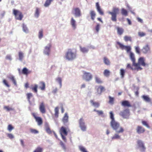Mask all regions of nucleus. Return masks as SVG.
I'll list each match as a JSON object with an SVG mask.
<instances>
[{"mask_svg":"<svg viewBox=\"0 0 152 152\" xmlns=\"http://www.w3.org/2000/svg\"><path fill=\"white\" fill-rule=\"evenodd\" d=\"M124 39L126 42L128 41L131 42L132 41L131 37L130 36H125L124 37Z\"/></svg>","mask_w":152,"mask_h":152,"instance_id":"obj_42","label":"nucleus"},{"mask_svg":"<svg viewBox=\"0 0 152 152\" xmlns=\"http://www.w3.org/2000/svg\"><path fill=\"white\" fill-rule=\"evenodd\" d=\"M38 87V85L37 84H34L33 86L31 87V89L34 92L37 93Z\"/></svg>","mask_w":152,"mask_h":152,"instance_id":"obj_31","label":"nucleus"},{"mask_svg":"<svg viewBox=\"0 0 152 152\" xmlns=\"http://www.w3.org/2000/svg\"><path fill=\"white\" fill-rule=\"evenodd\" d=\"M60 144L64 149H66V147H65V145L62 142H60Z\"/></svg>","mask_w":152,"mask_h":152,"instance_id":"obj_64","label":"nucleus"},{"mask_svg":"<svg viewBox=\"0 0 152 152\" xmlns=\"http://www.w3.org/2000/svg\"><path fill=\"white\" fill-rule=\"evenodd\" d=\"M54 0H46L45 4H44V6L45 7H48L51 4V3Z\"/></svg>","mask_w":152,"mask_h":152,"instance_id":"obj_32","label":"nucleus"},{"mask_svg":"<svg viewBox=\"0 0 152 152\" xmlns=\"http://www.w3.org/2000/svg\"><path fill=\"white\" fill-rule=\"evenodd\" d=\"M80 50H81V52H83V53H86V52H88V50L86 48H85V47H83V48L80 47Z\"/></svg>","mask_w":152,"mask_h":152,"instance_id":"obj_52","label":"nucleus"},{"mask_svg":"<svg viewBox=\"0 0 152 152\" xmlns=\"http://www.w3.org/2000/svg\"><path fill=\"white\" fill-rule=\"evenodd\" d=\"M10 79L12 81L14 84L16 86L17 85V83L14 77L13 76L11 77H10Z\"/></svg>","mask_w":152,"mask_h":152,"instance_id":"obj_56","label":"nucleus"},{"mask_svg":"<svg viewBox=\"0 0 152 152\" xmlns=\"http://www.w3.org/2000/svg\"><path fill=\"white\" fill-rule=\"evenodd\" d=\"M19 60L20 61H22L24 57L23 53L21 51H19L18 53Z\"/></svg>","mask_w":152,"mask_h":152,"instance_id":"obj_36","label":"nucleus"},{"mask_svg":"<svg viewBox=\"0 0 152 152\" xmlns=\"http://www.w3.org/2000/svg\"><path fill=\"white\" fill-rule=\"evenodd\" d=\"M31 71H28L26 67L24 68L22 70V73L23 74L27 75L28 74L31 73Z\"/></svg>","mask_w":152,"mask_h":152,"instance_id":"obj_29","label":"nucleus"},{"mask_svg":"<svg viewBox=\"0 0 152 152\" xmlns=\"http://www.w3.org/2000/svg\"><path fill=\"white\" fill-rule=\"evenodd\" d=\"M7 129L10 132H11L13 129V127L10 124L8 126Z\"/></svg>","mask_w":152,"mask_h":152,"instance_id":"obj_59","label":"nucleus"},{"mask_svg":"<svg viewBox=\"0 0 152 152\" xmlns=\"http://www.w3.org/2000/svg\"><path fill=\"white\" fill-rule=\"evenodd\" d=\"M144 100L147 102H150L151 101V99L148 96L143 95L142 96Z\"/></svg>","mask_w":152,"mask_h":152,"instance_id":"obj_33","label":"nucleus"},{"mask_svg":"<svg viewBox=\"0 0 152 152\" xmlns=\"http://www.w3.org/2000/svg\"><path fill=\"white\" fill-rule=\"evenodd\" d=\"M27 98L28 100L30 102V99L33 97V94L31 93H28L26 94Z\"/></svg>","mask_w":152,"mask_h":152,"instance_id":"obj_40","label":"nucleus"},{"mask_svg":"<svg viewBox=\"0 0 152 152\" xmlns=\"http://www.w3.org/2000/svg\"><path fill=\"white\" fill-rule=\"evenodd\" d=\"M43 148L40 147H38L34 151V152H42Z\"/></svg>","mask_w":152,"mask_h":152,"instance_id":"obj_43","label":"nucleus"},{"mask_svg":"<svg viewBox=\"0 0 152 152\" xmlns=\"http://www.w3.org/2000/svg\"><path fill=\"white\" fill-rule=\"evenodd\" d=\"M31 115L35 119L38 125H41L42 124L43 121L41 117L37 116L36 114L34 113H32Z\"/></svg>","mask_w":152,"mask_h":152,"instance_id":"obj_9","label":"nucleus"},{"mask_svg":"<svg viewBox=\"0 0 152 152\" xmlns=\"http://www.w3.org/2000/svg\"><path fill=\"white\" fill-rule=\"evenodd\" d=\"M39 109L42 113L44 114L46 113V110L45 105L43 102H42L40 103L39 105Z\"/></svg>","mask_w":152,"mask_h":152,"instance_id":"obj_14","label":"nucleus"},{"mask_svg":"<svg viewBox=\"0 0 152 152\" xmlns=\"http://www.w3.org/2000/svg\"><path fill=\"white\" fill-rule=\"evenodd\" d=\"M90 102L92 106L98 108L100 106V103L99 102H94L93 100H91Z\"/></svg>","mask_w":152,"mask_h":152,"instance_id":"obj_22","label":"nucleus"},{"mask_svg":"<svg viewBox=\"0 0 152 152\" xmlns=\"http://www.w3.org/2000/svg\"><path fill=\"white\" fill-rule=\"evenodd\" d=\"M129 57L132 62V66H134V64L135 63V59L134 54L132 52H130Z\"/></svg>","mask_w":152,"mask_h":152,"instance_id":"obj_20","label":"nucleus"},{"mask_svg":"<svg viewBox=\"0 0 152 152\" xmlns=\"http://www.w3.org/2000/svg\"><path fill=\"white\" fill-rule=\"evenodd\" d=\"M38 37L39 39H41L43 37V31L42 29L40 30L39 32Z\"/></svg>","mask_w":152,"mask_h":152,"instance_id":"obj_45","label":"nucleus"},{"mask_svg":"<svg viewBox=\"0 0 152 152\" xmlns=\"http://www.w3.org/2000/svg\"><path fill=\"white\" fill-rule=\"evenodd\" d=\"M109 103L112 104H113L114 103V98L109 96Z\"/></svg>","mask_w":152,"mask_h":152,"instance_id":"obj_48","label":"nucleus"},{"mask_svg":"<svg viewBox=\"0 0 152 152\" xmlns=\"http://www.w3.org/2000/svg\"><path fill=\"white\" fill-rule=\"evenodd\" d=\"M110 118L111 119V121H113L115 120L114 118V114L112 111H110Z\"/></svg>","mask_w":152,"mask_h":152,"instance_id":"obj_49","label":"nucleus"},{"mask_svg":"<svg viewBox=\"0 0 152 152\" xmlns=\"http://www.w3.org/2000/svg\"><path fill=\"white\" fill-rule=\"evenodd\" d=\"M95 80L96 82L99 84H102L103 83L101 79L97 76L95 77Z\"/></svg>","mask_w":152,"mask_h":152,"instance_id":"obj_28","label":"nucleus"},{"mask_svg":"<svg viewBox=\"0 0 152 152\" xmlns=\"http://www.w3.org/2000/svg\"><path fill=\"white\" fill-rule=\"evenodd\" d=\"M145 130V129L140 126H138L136 129V132L138 134L143 133Z\"/></svg>","mask_w":152,"mask_h":152,"instance_id":"obj_16","label":"nucleus"},{"mask_svg":"<svg viewBox=\"0 0 152 152\" xmlns=\"http://www.w3.org/2000/svg\"><path fill=\"white\" fill-rule=\"evenodd\" d=\"M116 29L117 34L118 35H121L123 34L124 32V29L122 28L117 27H116Z\"/></svg>","mask_w":152,"mask_h":152,"instance_id":"obj_25","label":"nucleus"},{"mask_svg":"<svg viewBox=\"0 0 152 152\" xmlns=\"http://www.w3.org/2000/svg\"><path fill=\"white\" fill-rule=\"evenodd\" d=\"M110 71L107 69L104 70L103 72L104 75L106 77H108L110 75Z\"/></svg>","mask_w":152,"mask_h":152,"instance_id":"obj_37","label":"nucleus"},{"mask_svg":"<svg viewBox=\"0 0 152 152\" xmlns=\"http://www.w3.org/2000/svg\"><path fill=\"white\" fill-rule=\"evenodd\" d=\"M100 28V25L99 24H97L95 27V29L97 32H98L99 31Z\"/></svg>","mask_w":152,"mask_h":152,"instance_id":"obj_60","label":"nucleus"},{"mask_svg":"<svg viewBox=\"0 0 152 152\" xmlns=\"http://www.w3.org/2000/svg\"><path fill=\"white\" fill-rule=\"evenodd\" d=\"M13 14L14 15L15 18L16 20H21L23 17L22 13L20 11L13 9Z\"/></svg>","mask_w":152,"mask_h":152,"instance_id":"obj_6","label":"nucleus"},{"mask_svg":"<svg viewBox=\"0 0 152 152\" xmlns=\"http://www.w3.org/2000/svg\"><path fill=\"white\" fill-rule=\"evenodd\" d=\"M150 50V48L148 45L147 44L142 48V50L144 53H147Z\"/></svg>","mask_w":152,"mask_h":152,"instance_id":"obj_24","label":"nucleus"},{"mask_svg":"<svg viewBox=\"0 0 152 152\" xmlns=\"http://www.w3.org/2000/svg\"><path fill=\"white\" fill-rule=\"evenodd\" d=\"M103 62L104 64L107 66L110 65V62L108 58L106 57H104L103 59Z\"/></svg>","mask_w":152,"mask_h":152,"instance_id":"obj_27","label":"nucleus"},{"mask_svg":"<svg viewBox=\"0 0 152 152\" xmlns=\"http://www.w3.org/2000/svg\"><path fill=\"white\" fill-rule=\"evenodd\" d=\"M94 111L96 112L97 113V114L99 115H103V112L102 110H97L96 109H94Z\"/></svg>","mask_w":152,"mask_h":152,"instance_id":"obj_50","label":"nucleus"},{"mask_svg":"<svg viewBox=\"0 0 152 152\" xmlns=\"http://www.w3.org/2000/svg\"><path fill=\"white\" fill-rule=\"evenodd\" d=\"M142 123L143 125L146 126L147 128H150V126L147 121H142Z\"/></svg>","mask_w":152,"mask_h":152,"instance_id":"obj_47","label":"nucleus"},{"mask_svg":"<svg viewBox=\"0 0 152 152\" xmlns=\"http://www.w3.org/2000/svg\"><path fill=\"white\" fill-rule=\"evenodd\" d=\"M137 145L140 149V150L142 152H144L146 148L144 145V143L140 140H138L137 141Z\"/></svg>","mask_w":152,"mask_h":152,"instance_id":"obj_13","label":"nucleus"},{"mask_svg":"<svg viewBox=\"0 0 152 152\" xmlns=\"http://www.w3.org/2000/svg\"><path fill=\"white\" fill-rule=\"evenodd\" d=\"M4 109L6 110L7 111H12L14 110L13 108L10 107L9 106H4Z\"/></svg>","mask_w":152,"mask_h":152,"instance_id":"obj_44","label":"nucleus"},{"mask_svg":"<svg viewBox=\"0 0 152 152\" xmlns=\"http://www.w3.org/2000/svg\"><path fill=\"white\" fill-rule=\"evenodd\" d=\"M93 78L91 74L86 72H84L83 76V79L86 81H89L92 79Z\"/></svg>","mask_w":152,"mask_h":152,"instance_id":"obj_8","label":"nucleus"},{"mask_svg":"<svg viewBox=\"0 0 152 152\" xmlns=\"http://www.w3.org/2000/svg\"><path fill=\"white\" fill-rule=\"evenodd\" d=\"M3 83L7 87H9L10 85L8 84L7 81L5 79H4L3 81Z\"/></svg>","mask_w":152,"mask_h":152,"instance_id":"obj_58","label":"nucleus"},{"mask_svg":"<svg viewBox=\"0 0 152 152\" xmlns=\"http://www.w3.org/2000/svg\"><path fill=\"white\" fill-rule=\"evenodd\" d=\"M40 10L38 8H36L34 13L35 17L37 18L39 16Z\"/></svg>","mask_w":152,"mask_h":152,"instance_id":"obj_39","label":"nucleus"},{"mask_svg":"<svg viewBox=\"0 0 152 152\" xmlns=\"http://www.w3.org/2000/svg\"><path fill=\"white\" fill-rule=\"evenodd\" d=\"M117 44L119 46L121 49L122 50H125L127 52L130 51L131 50L130 46H125L119 42H117Z\"/></svg>","mask_w":152,"mask_h":152,"instance_id":"obj_11","label":"nucleus"},{"mask_svg":"<svg viewBox=\"0 0 152 152\" xmlns=\"http://www.w3.org/2000/svg\"><path fill=\"white\" fill-rule=\"evenodd\" d=\"M135 50L136 52L138 53V54H140V49L138 47H136L135 48Z\"/></svg>","mask_w":152,"mask_h":152,"instance_id":"obj_61","label":"nucleus"},{"mask_svg":"<svg viewBox=\"0 0 152 152\" xmlns=\"http://www.w3.org/2000/svg\"><path fill=\"white\" fill-rule=\"evenodd\" d=\"M69 131V129L68 126H66V127L62 126L59 130V132L62 139L65 142L67 141L66 136L68 135V132Z\"/></svg>","mask_w":152,"mask_h":152,"instance_id":"obj_3","label":"nucleus"},{"mask_svg":"<svg viewBox=\"0 0 152 152\" xmlns=\"http://www.w3.org/2000/svg\"><path fill=\"white\" fill-rule=\"evenodd\" d=\"M79 148L82 152H88L86 148L82 146H80L79 147Z\"/></svg>","mask_w":152,"mask_h":152,"instance_id":"obj_53","label":"nucleus"},{"mask_svg":"<svg viewBox=\"0 0 152 152\" xmlns=\"http://www.w3.org/2000/svg\"><path fill=\"white\" fill-rule=\"evenodd\" d=\"M126 68L127 69H130L131 70H136V69H135V67H134V68H133L131 65V64H127Z\"/></svg>","mask_w":152,"mask_h":152,"instance_id":"obj_46","label":"nucleus"},{"mask_svg":"<svg viewBox=\"0 0 152 152\" xmlns=\"http://www.w3.org/2000/svg\"><path fill=\"white\" fill-rule=\"evenodd\" d=\"M30 132L34 134H37L39 132L36 129H30Z\"/></svg>","mask_w":152,"mask_h":152,"instance_id":"obj_54","label":"nucleus"},{"mask_svg":"<svg viewBox=\"0 0 152 152\" xmlns=\"http://www.w3.org/2000/svg\"><path fill=\"white\" fill-rule=\"evenodd\" d=\"M77 56V51L75 50L69 49L66 52L65 57L69 61H72L75 59Z\"/></svg>","mask_w":152,"mask_h":152,"instance_id":"obj_1","label":"nucleus"},{"mask_svg":"<svg viewBox=\"0 0 152 152\" xmlns=\"http://www.w3.org/2000/svg\"><path fill=\"white\" fill-rule=\"evenodd\" d=\"M119 115L124 118H128L130 115L129 109H126L121 111L119 113Z\"/></svg>","mask_w":152,"mask_h":152,"instance_id":"obj_7","label":"nucleus"},{"mask_svg":"<svg viewBox=\"0 0 152 152\" xmlns=\"http://www.w3.org/2000/svg\"><path fill=\"white\" fill-rule=\"evenodd\" d=\"M105 90L104 87L101 85H100L99 86L97 89V91L99 94H101L102 92L105 91Z\"/></svg>","mask_w":152,"mask_h":152,"instance_id":"obj_19","label":"nucleus"},{"mask_svg":"<svg viewBox=\"0 0 152 152\" xmlns=\"http://www.w3.org/2000/svg\"><path fill=\"white\" fill-rule=\"evenodd\" d=\"M70 23L72 26L75 29L76 28V21L73 18H71Z\"/></svg>","mask_w":152,"mask_h":152,"instance_id":"obj_30","label":"nucleus"},{"mask_svg":"<svg viewBox=\"0 0 152 152\" xmlns=\"http://www.w3.org/2000/svg\"><path fill=\"white\" fill-rule=\"evenodd\" d=\"M51 47V44L50 43H49L48 45L47 46H46L45 48L44 51V54L49 56L50 52V48Z\"/></svg>","mask_w":152,"mask_h":152,"instance_id":"obj_15","label":"nucleus"},{"mask_svg":"<svg viewBox=\"0 0 152 152\" xmlns=\"http://www.w3.org/2000/svg\"><path fill=\"white\" fill-rule=\"evenodd\" d=\"M145 61L144 58L141 57L138 59L137 63L135 62L133 66L135 67V69L137 71L141 70L142 69V68L140 66H145L148 65V64L145 63Z\"/></svg>","mask_w":152,"mask_h":152,"instance_id":"obj_2","label":"nucleus"},{"mask_svg":"<svg viewBox=\"0 0 152 152\" xmlns=\"http://www.w3.org/2000/svg\"><path fill=\"white\" fill-rule=\"evenodd\" d=\"M68 116L67 113H66L62 119V121L64 124L68 122Z\"/></svg>","mask_w":152,"mask_h":152,"instance_id":"obj_18","label":"nucleus"},{"mask_svg":"<svg viewBox=\"0 0 152 152\" xmlns=\"http://www.w3.org/2000/svg\"><path fill=\"white\" fill-rule=\"evenodd\" d=\"M39 88L42 91L45 90V83L42 81L40 82L39 83Z\"/></svg>","mask_w":152,"mask_h":152,"instance_id":"obj_26","label":"nucleus"},{"mask_svg":"<svg viewBox=\"0 0 152 152\" xmlns=\"http://www.w3.org/2000/svg\"><path fill=\"white\" fill-rule=\"evenodd\" d=\"M96 6L97 11L101 15H104V12L101 8L99 6V2H96Z\"/></svg>","mask_w":152,"mask_h":152,"instance_id":"obj_17","label":"nucleus"},{"mask_svg":"<svg viewBox=\"0 0 152 152\" xmlns=\"http://www.w3.org/2000/svg\"><path fill=\"white\" fill-rule=\"evenodd\" d=\"M119 9L118 8L114 7L113 8L112 12L109 11L108 14L111 15V19L112 21L116 22L117 20V15L118 14Z\"/></svg>","mask_w":152,"mask_h":152,"instance_id":"obj_5","label":"nucleus"},{"mask_svg":"<svg viewBox=\"0 0 152 152\" xmlns=\"http://www.w3.org/2000/svg\"><path fill=\"white\" fill-rule=\"evenodd\" d=\"M56 80L59 84L60 88H61L62 87V79L61 78L58 77L56 79Z\"/></svg>","mask_w":152,"mask_h":152,"instance_id":"obj_41","label":"nucleus"},{"mask_svg":"<svg viewBox=\"0 0 152 152\" xmlns=\"http://www.w3.org/2000/svg\"><path fill=\"white\" fill-rule=\"evenodd\" d=\"M7 136L10 139H12L14 138L13 135L11 134L8 133L7 134Z\"/></svg>","mask_w":152,"mask_h":152,"instance_id":"obj_62","label":"nucleus"},{"mask_svg":"<svg viewBox=\"0 0 152 152\" xmlns=\"http://www.w3.org/2000/svg\"><path fill=\"white\" fill-rule=\"evenodd\" d=\"M110 125L113 129L116 131L118 133H122L124 131V129L122 127H120V130H118L120 127V124L119 123L115 121V120L111 121Z\"/></svg>","mask_w":152,"mask_h":152,"instance_id":"obj_4","label":"nucleus"},{"mask_svg":"<svg viewBox=\"0 0 152 152\" xmlns=\"http://www.w3.org/2000/svg\"><path fill=\"white\" fill-rule=\"evenodd\" d=\"M89 14L91 20H94L96 15L95 11L93 10H91Z\"/></svg>","mask_w":152,"mask_h":152,"instance_id":"obj_21","label":"nucleus"},{"mask_svg":"<svg viewBox=\"0 0 152 152\" xmlns=\"http://www.w3.org/2000/svg\"><path fill=\"white\" fill-rule=\"evenodd\" d=\"M138 35L142 37L145 36V34L143 32H139L138 33Z\"/></svg>","mask_w":152,"mask_h":152,"instance_id":"obj_63","label":"nucleus"},{"mask_svg":"<svg viewBox=\"0 0 152 152\" xmlns=\"http://www.w3.org/2000/svg\"><path fill=\"white\" fill-rule=\"evenodd\" d=\"M120 138V136L118 134H114V136L112 137V140L115 139H119Z\"/></svg>","mask_w":152,"mask_h":152,"instance_id":"obj_51","label":"nucleus"},{"mask_svg":"<svg viewBox=\"0 0 152 152\" xmlns=\"http://www.w3.org/2000/svg\"><path fill=\"white\" fill-rule=\"evenodd\" d=\"M46 131L49 134H50L52 133V131L51 130L50 127L48 126H47L46 128Z\"/></svg>","mask_w":152,"mask_h":152,"instance_id":"obj_57","label":"nucleus"},{"mask_svg":"<svg viewBox=\"0 0 152 152\" xmlns=\"http://www.w3.org/2000/svg\"><path fill=\"white\" fill-rule=\"evenodd\" d=\"M54 115L55 117L57 118L58 117L59 114V108L57 107L55 108Z\"/></svg>","mask_w":152,"mask_h":152,"instance_id":"obj_34","label":"nucleus"},{"mask_svg":"<svg viewBox=\"0 0 152 152\" xmlns=\"http://www.w3.org/2000/svg\"><path fill=\"white\" fill-rule=\"evenodd\" d=\"M125 73V70L123 69H120V74L122 78H123L124 76Z\"/></svg>","mask_w":152,"mask_h":152,"instance_id":"obj_35","label":"nucleus"},{"mask_svg":"<svg viewBox=\"0 0 152 152\" xmlns=\"http://www.w3.org/2000/svg\"><path fill=\"white\" fill-rule=\"evenodd\" d=\"M121 105L122 106L125 107H131V105L130 104L129 102L127 101H124L122 102L121 103Z\"/></svg>","mask_w":152,"mask_h":152,"instance_id":"obj_23","label":"nucleus"},{"mask_svg":"<svg viewBox=\"0 0 152 152\" xmlns=\"http://www.w3.org/2000/svg\"><path fill=\"white\" fill-rule=\"evenodd\" d=\"M72 13L74 14L76 17H80L81 15V11L78 8H73Z\"/></svg>","mask_w":152,"mask_h":152,"instance_id":"obj_12","label":"nucleus"},{"mask_svg":"<svg viewBox=\"0 0 152 152\" xmlns=\"http://www.w3.org/2000/svg\"><path fill=\"white\" fill-rule=\"evenodd\" d=\"M121 13L123 15L125 16H127L128 15L127 11L124 8H122L121 9Z\"/></svg>","mask_w":152,"mask_h":152,"instance_id":"obj_38","label":"nucleus"},{"mask_svg":"<svg viewBox=\"0 0 152 152\" xmlns=\"http://www.w3.org/2000/svg\"><path fill=\"white\" fill-rule=\"evenodd\" d=\"M79 126L81 130L83 131H86V127L85 125V123L83 118H81L79 120Z\"/></svg>","mask_w":152,"mask_h":152,"instance_id":"obj_10","label":"nucleus"},{"mask_svg":"<svg viewBox=\"0 0 152 152\" xmlns=\"http://www.w3.org/2000/svg\"><path fill=\"white\" fill-rule=\"evenodd\" d=\"M23 31L24 32L26 33H27L28 32V30L26 27V25L23 24Z\"/></svg>","mask_w":152,"mask_h":152,"instance_id":"obj_55","label":"nucleus"}]
</instances>
